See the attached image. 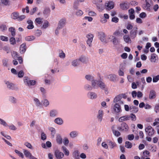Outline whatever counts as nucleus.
<instances>
[{
  "label": "nucleus",
  "mask_w": 159,
  "mask_h": 159,
  "mask_svg": "<svg viewBox=\"0 0 159 159\" xmlns=\"http://www.w3.org/2000/svg\"><path fill=\"white\" fill-rule=\"evenodd\" d=\"M86 57L84 56H81L79 59H76L74 60L72 62V66H76L79 65L80 62H84L86 61Z\"/></svg>",
  "instance_id": "f257e3e1"
},
{
  "label": "nucleus",
  "mask_w": 159,
  "mask_h": 159,
  "mask_svg": "<svg viewBox=\"0 0 159 159\" xmlns=\"http://www.w3.org/2000/svg\"><path fill=\"white\" fill-rule=\"evenodd\" d=\"M129 126L125 122H122L120 126L117 127V129L121 131L126 132L129 130Z\"/></svg>",
  "instance_id": "f03ea898"
},
{
  "label": "nucleus",
  "mask_w": 159,
  "mask_h": 159,
  "mask_svg": "<svg viewBox=\"0 0 159 159\" xmlns=\"http://www.w3.org/2000/svg\"><path fill=\"white\" fill-rule=\"evenodd\" d=\"M86 37L87 39L86 41L87 44L89 47H91L92 46V42L94 37L93 35L92 34L89 33L86 35Z\"/></svg>",
  "instance_id": "7ed1b4c3"
},
{
  "label": "nucleus",
  "mask_w": 159,
  "mask_h": 159,
  "mask_svg": "<svg viewBox=\"0 0 159 159\" xmlns=\"http://www.w3.org/2000/svg\"><path fill=\"white\" fill-rule=\"evenodd\" d=\"M138 33V28L137 26L134 27L130 31V34L132 39H134L137 36Z\"/></svg>",
  "instance_id": "20e7f679"
},
{
  "label": "nucleus",
  "mask_w": 159,
  "mask_h": 159,
  "mask_svg": "<svg viewBox=\"0 0 159 159\" xmlns=\"http://www.w3.org/2000/svg\"><path fill=\"white\" fill-rule=\"evenodd\" d=\"M113 109L114 112L116 113H119L122 111L120 105L118 103H115L114 104Z\"/></svg>",
  "instance_id": "39448f33"
},
{
  "label": "nucleus",
  "mask_w": 159,
  "mask_h": 159,
  "mask_svg": "<svg viewBox=\"0 0 159 159\" xmlns=\"http://www.w3.org/2000/svg\"><path fill=\"white\" fill-rule=\"evenodd\" d=\"M145 131L149 136H152L154 133V129L150 126H149L146 128L145 129Z\"/></svg>",
  "instance_id": "423d86ee"
},
{
  "label": "nucleus",
  "mask_w": 159,
  "mask_h": 159,
  "mask_svg": "<svg viewBox=\"0 0 159 159\" xmlns=\"http://www.w3.org/2000/svg\"><path fill=\"white\" fill-rule=\"evenodd\" d=\"M114 2L112 1H108L105 4V7L108 10L112 9L114 7Z\"/></svg>",
  "instance_id": "0eeeda50"
},
{
  "label": "nucleus",
  "mask_w": 159,
  "mask_h": 159,
  "mask_svg": "<svg viewBox=\"0 0 159 159\" xmlns=\"http://www.w3.org/2000/svg\"><path fill=\"white\" fill-rule=\"evenodd\" d=\"M120 8L123 10H126L129 8V3L127 2H124L120 4Z\"/></svg>",
  "instance_id": "6e6552de"
},
{
  "label": "nucleus",
  "mask_w": 159,
  "mask_h": 159,
  "mask_svg": "<svg viewBox=\"0 0 159 159\" xmlns=\"http://www.w3.org/2000/svg\"><path fill=\"white\" fill-rule=\"evenodd\" d=\"M23 153L25 157L30 159H33L34 157L33 156L31 153L28 150L26 149L23 150Z\"/></svg>",
  "instance_id": "1a4fd4ad"
},
{
  "label": "nucleus",
  "mask_w": 159,
  "mask_h": 159,
  "mask_svg": "<svg viewBox=\"0 0 159 159\" xmlns=\"http://www.w3.org/2000/svg\"><path fill=\"white\" fill-rule=\"evenodd\" d=\"M99 39L103 43H107V42L106 39V35L103 32H100L99 33Z\"/></svg>",
  "instance_id": "9d476101"
},
{
  "label": "nucleus",
  "mask_w": 159,
  "mask_h": 159,
  "mask_svg": "<svg viewBox=\"0 0 159 159\" xmlns=\"http://www.w3.org/2000/svg\"><path fill=\"white\" fill-rule=\"evenodd\" d=\"M55 155L56 157L58 159H61L64 156L63 153L58 150L55 151Z\"/></svg>",
  "instance_id": "9b49d317"
},
{
  "label": "nucleus",
  "mask_w": 159,
  "mask_h": 159,
  "mask_svg": "<svg viewBox=\"0 0 159 159\" xmlns=\"http://www.w3.org/2000/svg\"><path fill=\"white\" fill-rule=\"evenodd\" d=\"M107 78L111 81L115 82L116 81V75L115 74H112L107 76Z\"/></svg>",
  "instance_id": "f8f14e48"
},
{
  "label": "nucleus",
  "mask_w": 159,
  "mask_h": 159,
  "mask_svg": "<svg viewBox=\"0 0 159 159\" xmlns=\"http://www.w3.org/2000/svg\"><path fill=\"white\" fill-rule=\"evenodd\" d=\"M66 20L65 19H62L60 20L57 27V29H60L63 27L65 24Z\"/></svg>",
  "instance_id": "ddd939ff"
},
{
  "label": "nucleus",
  "mask_w": 159,
  "mask_h": 159,
  "mask_svg": "<svg viewBox=\"0 0 159 159\" xmlns=\"http://www.w3.org/2000/svg\"><path fill=\"white\" fill-rule=\"evenodd\" d=\"M156 93L155 91L152 90L150 92L149 98L150 99H153L156 98Z\"/></svg>",
  "instance_id": "4468645a"
},
{
  "label": "nucleus",
  "mask_w": 159,
  "mask_h": 159,
  "mask_svg": "<svg viewBox=\"0 0 159 159\" xmlns=\"http://www.w3.org/2000/svg\"><path fill=\"white\" fill-rule=\"evenodd\" d=\"M26 49V47L25 43H23L20 47V51L21 54H23L25 52Z\"/></svg>",
  "instance_id": "2eb2a0df"
},
{
  "label": "nucleus",
  "mask_w": 159,
  "mask_h": 159,
  "mask_svg": "<svg viewBox=\"0 0 159 159\" xmlns=\"http://www.w3.org/2000/svg\"><path fill=\"white\" fill-rule=\"evenodd\" d=\"M129 120V115H125L120 117L118 120V121L119 122H121Z\"/></svg>",
  "instance_id": "dca6fc26"
},
{
  "label": "nucleus",
  "mask_w": 159,
  "mask_h": 159,
  "mask_svg": "<svg viewBox=\"0 0 159 159\" xmlns=\"http://www.w3.org/2000/svg\"><path fill=\"white\" fill-rule=\"evenodd\" d=\"M151 0H145L146 4L144 6V8L145 9L148 11H150L151 10V5L149 2H151Z\"/></svg>",
  "instance_id": "f3484780"
},
{
  "label": "nucleus",
  "mask_w": 159,
  "mask_h": 159,
  "mask_svg": "<svg viewBox=\"0 0 159 159\" xmlns=\"http://www.w3.org/2000/svg\"><path fill=\"white\" fill-rule=\"evenodd\" d=\"M121 99V96H120V94H119L114 98L113 102L116 103L117 102L120 101V104H123V102L122 101H120Z\"/></svg>",
  "instance_id": "a211bd4d"
},
{
  "label": "nucleus",
  "mask_w": 159,
  "mask_h": 159,
  "mask_svg": "<svg viewBox=\"0 0 159 159\" xmlns=\"http://www.w3.org/2000/svg\"><path fill=\"white\" fill-rule=\"evenodd\" d=\"M114 129V126H112L111 127V129L112 130V132L114 135L117 137L120 136L121 134L120 133L118 130H116Z\"/></svg>",
  "instance_id": "6ab92c4d"
},
{
  "label": "nucleus",
  "mask_w": 159,
  "mask_h": 159,
  "mask_svg": "<svg viewBox=\"0 0 159 159\" xmlns=\"http://www.w3.org/2000/svg\"><path fill=\"white\" fill-rule=\"evenodd\" d=\"M99 87L102 89L105 90L106 88V85L105 83L101 81H98V84Z\"/></svg>",
  "instance_id": "aec40b11"
},
{
  "label": "nucleus",
  "mask_w": 159,
  "mask_h": 159,
  "mask_svg": "<svg viewBox=\"0 0 159 159\" xmlns=\"http://www.w3.org/2000/svg\"><path fill=\"white\" fill-rule=\"evenodd\" d=\"M123 39L124 41L127 43H130L131 42V40L130 38L128 35H125L124 36Z\"/></svg>",
  "instance_id": "412c9836"
},
{
  "label": "nucleus",
  "mask_w": 159,
  "mask_h": 159,
  "mask_svg": "<svg viewBox=\"0 0 159 159\" xmlns=\"http://www.w3.org/2000/svg\"><path fill=\"white\" fill-rule=\"evenodd\" d=\"M27 23L29 25L27 26V28L28 29H32L34 28V26L33 25V22L31 20H28Z\"/></svg>",
  "instance_id": "4be33fe9"
},
{
  "label": "nucleus",
  "mask_w": 159,
  "mask_h": 159,
  "mask_svg": "<svg viewBox=\"0 0 159 159\" xmlns=\"http://www.w3.org/2000/svg\"><path fill=\"white\" fill-rule=\"evenodd\" d=\"M6 84H7L8 88L12 90L15 89V87L13 84L10 83L9 82H7Z\"/></svg>",
  "instance_id": "5701e85b"
},
{
  "label": "nucleus",
  "mask_w": 159,
  "mask_h": 159,
  "mask_svg": "<svg viewBox=\"0 0 159 159\" xmlns=\"http://www.w3.org/2000/svg\"><path fill=\"white\" fill-rule=\"evenodd\" d=\"M50 12V10L48 7L45 8L43 12L44 15L46 16H48L49 15Z\"/></svg>",
  "instance_id": "b1692460"
},
{
  "label": "nucleus",
  "mask_w": 159,
  "mask_h": 159,
  "mask_svg": "<svg viewBox=\"0 0 159 159\" xmlns=\"http://www.w3.org/2000/svg\"><path fill=\"white\" fill-rule=\"evenodd\" d=\"M111 38L112 39L111 41L112 42L114 45H116L118 43V40L116 37L114 36H111Z\"/></svg>",
  "instance_id": "393cba45"
},
{
  "label": "nucleus",
  "mask_w": 159,
  "mask_h": 159,
  "mask_svg": "<svg viewBox=\"0 0 159 159\" xmlns=\"http://www.w3.org/2000/svg\"><path fill=\"white\" fill-rule=\"evenodd\" d=\"M150 154L148 150L144 151L143 153V155L141 157V159H144L145 157H148Z\"/></svg>",
  "instance_id": "a878e982"
},
{
  "label": "nucleus",
  "mask_w": 159,
  "mask_h": 159,
  "mask_svg": "<svg viewBox=\"0 0 159 159\" xmlns=\"http://www.w3.org/2000/svg\"><path fill=\"white\" fill-rule=\"evenodd\" d=\"M19 15V14L18 12L16 11L12 13L11 15L12 18L14 20H17Z\"/></svg>",
  "instance_id": "bb28decb"
},
{
  "label": "nucleus",
  "mask_w": 159,
  "mask_h": 159,
  "mask_svg": "<svg viewBox=\"0 0 159 159\" xmlns=\"http://www.w3.org/2000/svg\"><path fill=\"white\" fill-rule=\"evenodd\" d=\"M56 141L59 144H61L62 143V139L60 135H57L56 137Z\"/></svg>",
  "instance_id": "cd10ccee"
},
{
  "label": "nucleus",
  "mask_w": 159,
  "mask_h": 159,
  "mask_svg": "<svg viewBox=\"0 0 159 159\" xmlns=\"http://www.w3.org/2000/svg\"><path fill=\"white\" fill-rule=\"evenodd\" d=\"M73 156L75 159L80 158L79 154L78 151H75L73 153Z\"/></svg>",
  "instance_id": "c85d7f7f"
},
{
  "label": "nucleus",
  "mask_w": 159,
  "mask_h": 159,
  "mask_svg": "<svg viewBox=\"0 0 159 159\" xmlns=\"http://www.w3.org/2000/svg\"><path fill=\"white\" fill-rule=\"evenodd\" d=\"M55 122L57 124L61 125L63 123V121L62 119L60 118H57L54 120Z\"/></svg>",
  "instance_id": "c756f323"
},
{
  "label": "nucleus",
  "mask_w": 159,
  "mask_h": 159,
  "mask_svg": "<svg viewBox=\"0 0 159 159\" xmlns=\"http://www.w3.org/2000/svg\"><path fill=\"white\" fill-rule=\"evenodd\" d=\"M130 110L131 112L135 113L138 111V108L135 106H132L130 107Z\"/></svg>",
  "instance_id": "7c9ffc66"
},
{
  "label": "nucleus",
  "mask_w": 159,
  "mask_h": 159,
  "mask_svg": "<svg viewBox=\"0 0 159 159\" xmlns=\"http://www.w3.org/2000/svg\"><path fill=\"white\" fill-rule=\"evenodd\" d=\"M88 96L90 95V98L92 99L96 98L97 97L96 93L92 92H90L88 94Z\"/></svg>",
  "instance_id": "2f4dec72"
},
{
  "label": "nucleus",
  "mask_w": 159,
  "mask_h": 159,
  "mask_svg": "<svg viewBox=\"0 0 159 159\" xmlns=\"http://www.w3.org/2000/svg\"><path fill=\"white\" fill-rule=\"evenodd\" d=\"M75 13L77 16H80L83 14V12L80 10L77 9Z\"/></svg>",
  "instance_id": "473e14b6"
},
{
  "label": "nucleus",
  "mask_w": 159,
  "mask_h": 159,
  "mask_svg": "<svg viewBox=\"0 0 159 159\" xmlns=\"http://www.w3.org/2000/svg\"><path fill=\"white\" fill-rule=\"evenodd\" d=\"M35 22L36 23V25H40L43 23V21L42 19L40 18H37L35 20Z\"/></svg>",
  "instance_id": "72a5a7b5"
},
{
  "label": "nucleus",
  "mask_w": 159,
  "mask_h": 159,
  "mask_svg": "<svg viewBox=\"0 0 159 159\" xmlns=\"http://www.w3.org/2000/svg\"><path fill=\"white\" fill-rule=\"evenodd\" d=\"M11 56L15 59H16L19 57L18 53L15 51H13L11 52Z\"/></svg>",
  "instance_id": "f704fd0d"
},
{
  "label": "nucleus",
  "mask_w": 159,
  "mask_h": 159,
  "mask_svg": "<svg viewBox=\"0 0 159 159\" xmlns=\"http://www.w3.org/2000/svg\"><path fill=\"white\" fill-rule=\"evenodd\" d=\"M108 144L111 148H113L116 146V144L115 142L111 141H109Z\"/></svg>",
  "instance_id": "c9c22d12"
},
{
  "label": "nucleus",
  "mask_w": 159,
  "mask_h": 159,
  "mask_svg": "<svg viewBox=\"0 0 159 159\" xmlns=\"http://www.w3.org/2000/svg\"><path fill=\"white\" fill-rule=\"evenodd\" d=\"M62 149L63 150V152L65 153V155L66 156H68L69 154V152L68 150L64 146L62 147Z\"/></svg>",
  "instance_id": "e433bc0d"
},
{
  "label": "nucleus",
  "mask_w": 159,
  "mask_h": 159,
  "mask_svg": "<svg viewBox=\"0 0 159 159\" xmlns=\"http://www.w3.org/2000/svg\"><path fill=\"white\" fill-rule=\"evenodd\" d=\"M103 114V111L102 110H99L98 111V118L101 121Z\"/></svg>",
  "instance_id": "4c0bfd02"
},
{
  "label": "nucleus",
  "mask_w": 159,
  "mask_h": 159,
  "mask_svg": "<svg viewBox=\"0 0 159 159\" xmlns=\"http://www.w3.org/2000/svg\"><path fill=\"white\" fill-rule=\"evenodd\" d=\"M57 112L55 110H52L50 112V116L52 117L55 116L57 114Z\"/></svg>",
  "instance_id": "58836bf2"
},
{
  "label": "nucleus",
  "mask_w": 159,
  "mask_h": 159,
  "mask_svg": "<svg viewBox=\"0 0 159 159\" xmlns=\"http://www.w3.org/2000/svg\"><path fill=\"white\" fill-rule=\"evenodd\" d=\"M132 144L129 141H126L125 143V147L128 148H130L132 147Z\"/></svg>",
  "instance_id": "ea45409f"
},
{
  "label": "nucleus",
  "mask_w": 159,
  "mask_h": 159,
  "mask_svg": "<svg viewBox=\"0 0 159 159\" xmlns=\"http://www.w3.org/2000/svg\"><path fill=\"white\" fill-rule=\"evenodd\" d=\"M9 31L11 32V34L12 36H14L15 35V30L14 28L12 27L9 28Z\"/></svg>",
  "instance_id": "a19ab883"
},
{
  "label": "nucleus",
  "mask_w": 159,
  "mask_h": 159,
  "mask_svg": "<svg viewBox=\"0 0 159 159\" xmlns=\"http://www.w3.org/2000/svg\"><path fill=\"white\" fill-rule=\"evenodd\" d=\"M98 83V81L97 80H94L93 79L92 81V86L94 88H96V84L97 83Z\"/></svg>",
  "instance_id": "79ce46f5"
},
{
  "label": "nucleus",
  "mask_w": 159,
  "mask_h": 159,
  "mask_svg": "<svg viewBox=\"0 0 159 159\" xmlns=\"http://www.w3.org/2000/svg\"><path fill=\"white\" fill-rule=\"evenodd\" d=\"M49 130L51 131V134L52 136V137L53 138L56 133V131L55 129L53 127H51L49 128Z\"/></svg>",
  "instance_id": "37998d69"
},
{
  "label": "nucleus",
  "mask_w": 159,
  "mask_h": 159,
  "mask_svg": "<svg viewBox=\"0 0 159 159\" xmlns=\"http://www.w3.org/2000/svg\"><path fill=\"white\" fill-rule=\"evenodd\" d=\"M35 38L33 36H28L25 37V39L27 41H31L34 40Z\"/></svg>",
  "instance_id": "c03bdc74"
},
{
  "label": "nucleus",
  "mask_w": 159,
  "mask_h": 159,
  "mask_svg": "<svg viewBox=\"0 0 159 159\" xmlns=\"http://www.w3.org/2000/svg\"><path fill=\"white\" fill-rule=\"evenodd\" d=\"M15 152L18 154V155L21 157L22 158H23L24 157V155L23 154V153L20 152L18 150H15Z\"/></svg>",
  "instance_id": "a18cd8bd"
},
{
  "label": "nucleus",
  "mask_w": 159,
  "mask_h": 159,
  "mask_svg": "<svg viewBox=\"0 0 159 159\" xmlns=\"http://www.w3.org/2000/svg\"><path fill=\"white\" fill-rule=\"evenodd\" d=\"M0 29L2 31H4L7 30V27L6 25L2 24L0 26Z\"/></svg>",
  "instance_id": "49530a36"
},
{
  "label": "nucleus",
  "mask_w": 159,
  "mask_h": 159,
  "mask_svg": "<svg viewBox=\"0 0 159 159\" xmlns=\"http://www.w3.org/2000/svg\"><path fill=\"white\" fill-rule=\"evenodd\" d=\"M77 133L76 131H73L70 132V135L71 137L74 138L77 136Z\"/></svg>",
  "instance_id": "de8ad7c7"
},
{
  "label": "nucleus",
  "mask_w": 159,
  "mask_h": 159,
  "mask_svg": "<svg viewBox=\"0 0 159 159\" xmlns=\"http://www.w3.org/2000/svg\"><path fill=\"white\" fill-rule=\"evenodd\" d=\"M49 25V23L48 21L45 20L43 23L42 27L43 29H46L48 27Z\"/></svg>",
  "instance_id": "09e8293b"
},
{
  "label": "nucleus",
  "mask_w": 159,
  "mask_h": 159,
  "mask_svg": "<svg viewBox=\"0 0 159 159\" xmlns=\"http://www.w3.org/2000/svg\"><path fill=\"white\" fill-rule=\"evenodd\" d=\"M60 52H61L59 54V57L62 58H64L66 56L65 53L63 52L61 50L59 51Z\"/></svg>",
  "instance_id": "8fccbe9b"
},
{
  "label": "nucleus",
  "mask_w": 159,
  "mask_h": 159,
  "mask_svg": "<svg viewBox=\"0 0 159 159\" xmlns=\"http://www.w3.org/2000/svg\"><path fill=\"white\" fill-rule=\"evenodd\" d=\"M129 119L130 118L132 120L135 121L136 120V116L135 114L131 113L129 115Z\"/></svg>",
  "instance_id": "3c124183"
},
{
  "label": "nucleus",
  "mask_w": 159,
  "mask_h": 159,
  "mask_svg": "<svg viewBox=\"0 0 159 159\" xmlns=\"http://www.w3.org/2000/svg\"><path fill=\"white\" fill-rule=\"evenodd\" d=\"M24 75V73L22 70L20 71L18 74V76L19 78H22Z\"/></svg>",
  "instance_id": "603ef678"
},
{
  "label": "nucleus",
  "mask_w": 159,
  "mask_h": 159,
  "mask_svg": "<svg viewBox=\"0 0 159 159\" xmlns=\"http://www.w3.org/2000/svg\"><path fill=\"white\" fill-rule=\"evenodd\" d=\"M2 49L6 52L7 53H8L10 52V48L7 46H4L2 48Z\"/></svg>",
  "instance_id": "864d4df0"
},
{
  "label": "nucleus",
  "mask_w": 159,
  "mask_h": 159,
  "mask_svg": "<svg viewBox=\"0 0 159 159\" xmlns=\"http://www.w3.org/2000/svg\"><path fill=\"white\" fill-rule=\"evenodd\" d=\"M8 60L6 58L2 60L3 65L5 66H7V62Z\"/></svg>",
  "instance_id": "5fc2aeb1"
},
{
  "label": "nucleus",
  "mask_w": 159,
  "mask_h": 159,
  "mask_svg": "<svg viewBox=\"0 0 159 159\" xmlns=\"http://www.w3.org/2000/svg\"><path fill=\"white\" fill-rule=\"evenodd\" d=\"M36 83V81L34 80H29V84H28L29 86L31 85H34Z\"/></svg>",
  "instance_id": "6e6d98bb"
},
{
  "label": "nucleus",
  "mask_w": 159,
  "mask_h": 159,
  "mask_svg": "<svg viewBox=\"0 0 159 159\" xmlns=\"http://www.w3.org/2000/svg\"><path fill=\"white\" fill-rule=\"evenodd\" d=\"M9 2V0H0V2L6 6L8 5Z\"/></svg>",
  "instance_id": "4d7b16f0"
},
{
  "label": "nucleus",
  "mask_w": 159,
  "mask_h": 159,
  "mask_svg": "<svg viewBox=\"0 0 159 159\" xmlns=\"http://www.w3.org/2000/svg\"><path fill=\"white\" fill-rule=\"evenodd\" d=\"M24 145L27 147L29 148L32 149V146L31 144L28 142H26L24 143Z\"/></svg>",
  "instance_id": "13d9d810"
},
{
  "label": "nucleus",
  "mask_w": 159,
  "mask_h": 159,
  "mask_svg": "<svg viewBox=\"0 0 159 159\" xmlns=\"http://www.w3.org/2000/svg\"><path fill=\"white\" fill-rule=\"evenodd\" d=\"M10 41L11 44L14 45L16 44V41L15 38L14 37H11L10 38Z\"/></svg>",
  "instance_id": "bf43d9fd"
},
{
  "label": "nucleus",
  "mask_w": 159,
  "mask_h": 159,
  "mask_svg": "<svg viewBox=\"0 0 159 159\" xmlns=\"http://www.w3.org/2000/svg\"><path fill=\"white\" fill-rule=\"evenodd\" d=\"M85 78L88 80H92L93 79H94V77L93 76H91L90 75H86L85 76Z\"/></svg>",
  "instance_id": "052dcab7"
},
{
  "label": "nucleus",
  "mask_w": 159,
  "mask_h": 159,
  "mask_svg": "<svg viewBox=\"0 0 159 159\" xmlns=\"http://www.w3.org/2000/svg\"><path fill=\"white\" fill-rule=\"evenodd\" d=\"M0 124L5 126H7V125L6 122L0 118Z\"/></svg>",
  "instance_id": "680f3d73"
},
{
  "label": "nucleus",
  "mask_w": 159,
  "mask_h": 159,
  "mask_svg": "<svg viewBox=\"0 0 159 159\" xmlns=\"http://www.w3.org/2000/svg\"><path fill=\"white\" fill-rule=\"evenodd\" d=\"M158 80H159V75H158L153 78V82L154 83L157 82Z\"/></svg>",
  "instance_id": "e2e57ef3"
},
{
  "label": "nucleus",
  "mask_w": 159,
  "mask_h": 159,
  "mask_svg": "<svg viewBox=\"0 0 159 159\" xmlns=\"http://www.w3.org/2000/svg\"><path fill=\"white\" fill-rule=\"evenodd\" d=\"M25 16L24 15H22L20 16L19 15L17 20L19 21H22L25 18Z\"/></svg>",
  "instance_id": "0e129e2a"
},
{
  "label": "nucleus",
  "mask_w": 159,
  "mask_h": 159,
  "mask_svg": "<svg viewBox=\"0 0 159 159\" xmlns=\"http://www.w3.org/2000/svg\"><path fill=\"white\" fill-rule=\"evenodd\" d=\"M43 102V105L46 107L49 104V102L47 99H44Z\"/></svg>",
  "instance_id": "69168bd1"
},
{
  "label": "nucleus",
  "mask_w": 159,
  "mask_h": 159,
  "mask_svg": "<svg viewBox=\"0 0 159 159\" xmlns=\"http://www.w3.org/2000/svg\"><path fill=\"white\" fill-rule=\"evenodd\" d=\"M128 139L129 140H132L134 138V135L133 134H129L128 135Z\"/></svg>",
  "instance_id": "338daca9"
},
{
  "label": "nucleus",
  "mask_w": 159,
  "mask_h": 159,
  "mask_svg": "<svg viewBox=\"0 0 159 159\" xmlns=\"http://www.w3.org/2000/svg\"><path fill=\"white\" fill-rule=\"evenodd\" d=\"M154 110L156 113L159 111V104H156L155 106Z\"/></svg>",
  "instance_id": "774afa93"
}]
</instances>
